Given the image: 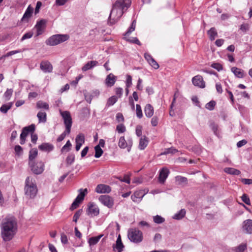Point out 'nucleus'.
<instances>
[{
	"label": "nucleus",
	"instance_id": "obj_41",
	"mask_svg": "<svg viewBox=\"0 0 252 252\" xmlns=\"http://www.w3.org/2000/svg\"><path fill=\"white\" fill-rule=\"evenodd\" d=\"M153 220L156 223L160 224L165 221V219L160 216L157 215L153 217Z\"/></svg>",
	"mask_w": 252,
	"mask_h": 252
},
{
	"label": "nucleus",
	"instance_id": "obj_33",
	"mask_svg": "<svg viewBox=\"0 0 252 252\" xmlns=\"http://www.w3.org/2000/svg\"><path fill=\"white\" fill-rule=\"evenodd\" d=\"M102 235H100L96 237H91L88 241V243L90 246L94 245L96 244L98 242L100 238L102 237Z\"/></svg>",
	"mask_w": 252,
	"mask_h": 252
},
{
	"label": "nucleus",
	"instance_id": "obj_1",
	"mask_svg": "<svg viewBox=\"0 0 252 252\" xmlns=\"http://www.w3.org/2000/svg\"><path fill=\"white\" fill-rule=\"evenodd\" d=\"M17 230V223L14 217H6L2 220L1 225V233L4 241L11 240Z\"/></svg>",
	"mask_w": 252,
	"mask_h": 252
},
{
	"label": "nucleus",
	"instance_id": "obj_36",
	"mask_svg": "<svg viewBox=\"0 0 252 252\" xmlns=\"http://www.w3.org/2000/svg\"><path fill=\"white\" fill-rule=\"evenodd\" d=\"M36 107L38 109L43 108L46 110H48L49 109L48 104L41 100L38 101L36 102Z\"/></svg>",
	"mask_w": 252,
	"mask_h": 252
},
{
	"label": "nucleus",
	"instance_id": "obj_5",
	"mask_svg": "<svg viewBox=\"0 0 252 252\" xmlns=\"http://www.w3.org/2000/svg\"><path fill=\"white\" fill-rule=\"evenodd\" d=\"M127 236L129 240L134 243H139L143 240V234L136 228H130L128 231Z\"/></svg>",
	"mask_w": 252,
	"mask_h": 252
},
{
	"label": "nucleus",
	"instance_id": "obj_24",
	"mask_svg": "<svg viewBox=\"0 0 252 252\" xmlns=\"http://www.w3.org/2000/svg\"><path fill=\"white\" fill-rule=\"evenodd\" d=\"M38 148L43 151L50 152L53 150L54 146L48 143H44L39 145Z\"/></svg>",
	"mask_w": 252,
	"mask_h": 252
},
{
	"label": "nucleus",
	"instance_id": "obj_12",
	"mask_svg": "<svg viewBox=\"0 0 252 252\" xmlns=\"http://www.w3.org/2000/svg\"><path fill=\"white\" fill-rule=\"evenodd\" d=\"M32 171L35 174H41L44 171V164L42 161L30 162Z\"/></svg>",
	"mask_w": 252,
	"mask_h": 252
},
{
	"label": "nucleus",
	"instance_id": "obj_52",
	"mask_svg": "<svg viewBox=\"0 0 252 252\" xmlns=\"http://www.w3.org/2000/svg\"><path fill=\"white\" fill-rule=\"evenodd\" d=\"M21 52V50H20L11 51H10V52L7 53L5 55L2 56V58L8 57L9 56H12L15 54L20 53Z\"/></svg>",
	"mask_w": 252,
	"mask_h": 252
},
{
	"label": "nucleus",
	"instance_id": "obj_32",
	"mask_svg": "<svg viewBox=\"0 0 252 252\" xmlns=\"http://www.w3.org/2000/svg\"><path fill=\"white\" fill-rule=\"evenodd\" d=\"M12 105V102H9L8 103L3 104L0 108V111L2 113H6L7 111L11 109Z\"/></svg>",
	"mask_w": 252,
	"mask_h": 252
},
{
	"label": "nucleus",
	"instance_id": "obj_53",
	"mask_svg": "<svg viewBox=\"0 0 252 252\" xmlns=\"http://www.w3.org/2000/svg\"><path fill=\"white\" fill-rule=\"evenodd\" d=\"M242 201L247 205H250V200L246 194H244L241 197Z\"/></svg>",
	"mask_w": 252,
	"mask_h": 252
},
{
	"label": "nucleus",
	"instance_id": "obj_62",
	"mask_svg": "<svg viewBox=\"0 0 252 252\" xmlns=\"http://www.w3.org/2000/svg\"><path fill=\"white\" fill-rule=\"evenodd\" d=\"M116 120L119 122H123L124 120V118L123 114L121 113H117L116 115Z\"/></svg>",
	"mask_w": 252,
	"mask_h": 252
},
{
	"label": "nucleus",
	"instance_id": "obj_3",
	"mask_svg": "<svg viewBox=\"0 0 252 252\" xmlns=\"http://www.w3.org/2000/svg\"><path fill=\"white\" fill-rule=\"evenodd\" d=\"M25 195L27 198H34L38 191L35 180L31 177H28L25 180L24 187Z\"/></svg>",
	"mask_w": 252,
	"mask_h": 252
},
{
	"label": "nucleus",
	"instance_id": "obj_60",
	"mask_svg": "<svg viewBox=\"0 0 252 252\" xmlns=\"http://www.w3.org/2000/svg\"><path fill=\"white\" fill-rule=\"evenodd\" d=\"M66 134H68L66 131V130L62 133L57 138V141L61 142L63 141L65 137L66 136Z\"/></svg>",
	"mask_w": 252,
	"mask_h": 252
},
{
	"label": "nucleus",
	"instance_id": "obj_35",
	"mask_svg": "<svg viewBox=\"0 0 252 252\" xmlns=\"http://www.w3.org/2000/svg\"><path fill=\"white\" fill-rule=\"evenodd\" d=\"M37 117L39 123H45L47 120V115L45 112L40 111L37 113Z\"/></svg>",
	"mask_w": 252,
	"mask_h": 252
},
{
	"label": "nucleus",
	"instance_id": "obj_64",
	"mask_svg": "<svg viewBox=\"0 0 252 252\" xmlns=\"http://www.w3.org/2000/svg\"><path fill=\"white\" fill-rule=\"evenodd\" d=\"M241 181L245 185L252 184V179L242 178L241 179Z\"/></svg>",
	"mask_w": 252,
	"mask_h": 252
},
{
	"label": "nucleus",
	"instance_id": "obj_11",
	"mask_svg": "<svg viewBox=\"0 0 252 252\" xmlns=\"http://www.w3.org/2000/svg\"><path fill=\"white\" fill-rule=\"evenodd\" d=\"M35 130V125L32 124L28 126L24 127L23 129L22 133L20 134V144L23 145L25 143L26 138L29 133H33Z\"/></svg>",
	"mask_w": 252,
	"mask_h": 252
},
{
	"label": "nucleus",
	"instance_id": "obj_42",
	"mask_svg": "<svg viewBox=\"0 0 252 252\" xmlns=\"http://www.w3.org/2000/svg\"><path fill=\"white\" fill-rule=\"evenodd\" d=\"M72 144L69 140H68L66 144L62 147L61 149V152L62 153L64 152V151L68 152L70 149V147H71Z\"/></svg>",
	"mask_w": 252,
	"mask_h": 252
},
{
	"label": "nucleus",
	"instance_id": "obj_28",
	"mask_svg": "<svg viewBox=\"0 0 252 252\" xmlns=\"http://www.w3.org/2000/svg\"><path fill=\"white\" fill-rule=\"evenodd\" d=\"M37 154H38L37 150L35 148L32 149L30 151L29 157V164H30V162H34V159L37 157Z\"/></svg>",
	"mask_w": 252,
	"mask_h": 252
},
{
	"label": "nucleus",
	"instance_id": "obj_45",
	"mask_svg": "<svg viewBox=\"0 0 252 252\" xmlns=\"http://www.w3.org/2000/svg\"><path fill=\"white\" fill-rule=\"evenodd\" d=\"M216 105V102L214 100L210 101L205 105V108L209 110H213Z\"/></svg>",
	"mask_w": 252,
	"mask_h": 252
},
{
	"label": "nucleus",
	"instance_id": "obj_30",
	"mask_svg": "<svg viewBox=\"0 0 252 252\" xmlns=\"http://www.w3.org/2000/svg\"><path fill=\"white\" fill-rule=\"evenodd\" d=\"M224 171L225 173L231 174V175H239L241 173L240 171L231 167H226L224 169Z\"/></svg>",
	"mask_w": 252,
	"mask_h": 252
},
{
	"label": "nucleus",
	"instance_id": "obj_40",
	"mask_svg": "<svg viewBox=\"0 0 252 252\" xmlns=\"http://www.w3.org/2000/svg\"><path fill=\"white\" fill-rule=\"evenodd\" d=\"M75 142L83 144L85 142L84 135L82 133H80L77 135L75 138Z\"/></svg>",
	"mask_w": 252,
	"mask_h": 252
},
{
	"label": "nucleus",
	"instance_id": "obj_61",
	"mask_svg": "<svg viewBox=\"0 0 252 252\" xmlns=\"http://www.w3.org/2000/svg\"><path fill=\"white\" fill-rule=\"evenodd\" d=\"M151 124L153 126H156L158 124V118L156 116H154L151 120Z\"/></svg>",
	"mask_w": 252,
	"mask_h": 252
},
{
	"label": "nucleus",
	"instance_id": "obj_14",
	"mask_svg": "<svg viewBox=\"0 0 252 252\" xmlns=\"http://www.w3.org/2000/svg\"><path fill=\"white\" fill-rule=\"evenodd\" d=\"M95 191L98 193H108L111 191V189L108 185L99 184L96 186Z\"/></svg>",
	"mask_w": 252,
	"mask_h": 252
},
{
	"label": "nucleus",
	"instance_id": "obj_16",
	"mask_svg": "<svg viewBox=\"0 0 252 252\" xmlns=\"http://www.w3.org/2000/svg\"><path fill=\"white\" fill-rule=\"evenodd\" d=\"M145 193H144L143 190H140L135 191L134 194L131 195V198L133 202L139 203L141 201Z\"/></svg>",
	"mask_w": 252,
	"mask_h": 252
},
{
	"label": "nucleus",
	"instance_id": "obj_22",
	"mask_svg": "<svg viewBox=\"0 0 252 252\" xmlns=\"http://www.w3.org/2000/svg\"><path fill=\"white\" fill-rule=\"evenodd\" d=\"M116 80V76L112 73H110L107 76L105 79L106 85L107 87H112L114 85Z\"/></svg>",
	"mask_w": 252,
	"mask_h": 252
},
{
	"label": "nucleus",
	"instance_id": "obj_46",
	"mask_svg": "<svg viewBox=\"0 0 252 252\" xmlns=\"http://www.w3.org/2000/svg\"><path fill=\"white\" fill-rule=\"evenodd\" d=\"M13 90L12 89H8L4 94V96L6 100H9L13 94Z\"/></svg>",
	"mask_w": 252,
	"mask_h": 252
},
{
	"label": "nucleus",
	"instance_id": "obj_50",
	"mask_svg": "<svg viewBox=\"0 0 252 252\" xmlns=\"http://www.w3.org/2000/svg\"><path fill=\"white\" fill-rule=\"evenodd\" d=\"M82 213V210H78L73 216V221L76 222L77 221L78 219L81 216Z\"/></svg>",
	"mask_w": 252,
	"mask_h": 252
},
{
	"label": "nucleus",
	"instance_id": "obj_31",
	"mask_svg": "<svg viewBox=\"0 0 252 252\" xmlns=\"http://www.w3.org/2000/svg\"><path fill=\"white\" fill-rule=\"evenodd\" d=\"M186 213V212L184 209H181L174 215L173 218L177 220H181L185 216Z\"/></svg>",
	"mask_w": 252,
	"mask_h": 252
},
{
	"label": "nucleus",
	"instance_id": "obj_43",
	"mask_svg": "<svg viewBox=\"0 0 252 252\" xmlns=\"http://www.w3.org/2000/svg\"><path fill=\"white\" fill-rule=\"evenodd\" d=\"M117 97L115 96L110 97L107 101V104L108 106L113 105L117 101Z\"/></svg>",
	"mask_w": 252,
	"mask_h": 252
},
{
	"label": "nucleus",
	"instance_id": "obj_10",
	"mask_svg": "<svg viewBox=\"0 0 252 252\" xmlns=\"http://www.w3.org/2000/svg\"><path fill=\"white\" fill-rule=\"evenodd\" d=\"M98 200L104 206L107 207L108 208L113 207L114 204V199L108 195H101L98 198Z\"/></svg>",
	"mask_w": 252,
	"mask_h": 252
},
{
	"label": "nucleus",
	"instance_id": "obj_20",
	"mask_svg": "<svg viewBox=\"0 0 252 252\" xmlns=\"http://www.w3.org/2000/svg\"><path fill=\"white\" fill-rule=\"evenodd\" d=\"M243 229L247 233H252V220H247L243 222Z\"/></svg>",
	"mask_w": 252,
	"mask_h": 252
},
{
	"label": "nucleus",
	"instance_id": "obj_54",
	"mask_svg": "<svg viewBox=\"0 0 252 252\" xmlns=\"http://www.w3.org/2000/svg\"><path fill=\"white\" fill-rule=\"evenodd\" d=\"M246 249V245L245 244H241L236 248V252H244Z\"/></svg>",
	"mask_w": 252,
	"mask_h": 252
},
{
	"label": "nucleus",
	"instance_id": "obj_57",
	"mask_svg": "<svg viewBox=\"0 0 252 252\" xmlns=\"http://www.w3.org/2000/svg\"><path fill=\"white\" fill-rule=\"evenodd\" d=\"M132 85V77L129 75H127L126 80V86L127 88H129Z\"/></svg>",
	"mask_w": 252,
	"mask_h": 252
},
{
	"label": "nucleus",
	"instance_id": "obj_29",
	"mask_svg": "<svg viewBox=\"0 0 252 252\" xmlns=\"http://www.w3.org/2000/svg\"><path fill=\"white\" fill-rule=\"evenodd\" d=\"M148 143V140L146 136L141 137L140 139L139 148L142 150H144L147 146Z\"/></svg>",
	"mask_w": 252,
	"mask_h": 252
},
{
	"label": "nucleus",
	"instance_id": "obj_56",
	"mask_svg": "<svg viewBox=\"0 0 252 252\" xmlns=\"http://www.w3.org/2000/svg\"><path fill=\"white\" fill-rule=\"evenodd\" d=\"M142 134V127L141 126H137L136 127V134L137 136L140 137Z\"/></svg>",
	"mask_w": 252,
	"mask_h": 252
},
{
	"label": "nucleus",
	"instance_id": "obj_13",
	"mask_svg": "<svg viewBox=\"0 0 252 252\" xmlns=\"http://www.w3.org/2000/svg\"><path fill=\"white\" fill-rule=\"evenodd\" d=\"M46 20L41 19L37 22L34 28L36 30V36H39L42 34L44 32L46 27Z\"/></svg>",
	"mask_w": 252,
	"mask_h": 252
},
{
	"label": "nucleus",
	"instance_id": "obj_19",
	"mask_svg": "<svg viewBox=\"0 0 252 252\" xmlns=\"http://www.w3.org/2000/svg\"><path fill=\"white\" fill-rule=\"evenodd\" d=\"M169 173V170L166 168H162L159 172V181L160 183L163 184L165 182L166 179L167 178Z\"/></svg>",
	"mask_w": 252,
	"mask_h": 252
},
{
	"label": "nucleus",
	"instance_id": "obj_8",
	"mask_svg": "<svg viewBox=\"0 0 252 252\" xmlns=\"http://www.w3.org/2000/svg\"><path fill=\"white\" fill-rule=\"evenodd\" d=\"M133 144V141L131 137H128L126 140L124 136L120 137L118 146L121 149H125L127 148V151L130 152Z\"/></svg>",
	"mask_w": 252,
	"mask_h": 252
},
{
	"label": "nucleus",
	"instance_id": "obj_58",
	"mask_svg": "<svg viewBox=\"0 0 252 252\" xmlns=\"http://www.w3.org/2000/svg\"><path fill=\"white\" fill-rule=\"evenodd\" d=\"M61 242L63 244H66L68 243V238L66 235L62 234L61 235Z\"/></svg>",
	"mask_w": 252,
	"mask_h": 252
},
{
	"label": "nucleus",
	"instance_id": "obj_38",
	"mask_svg": "<svg viewBox=\"0 0 252 252\" xmlns=\"http://www.w3.org/2000/svg\"><path fill=\"white\" fill-rule=\"evenodd\" d=\"M178 150L173 147L165 149L163 152L160 154L161 155H167L169 154H175L177 152Z\"/></svg>",
	"mask_w": 252,
	"mask_h": 252
},
{
	"label": "nucleus",
	"instance_id": "obj_9",
	"mask_svg": "<svg viewBox=\"0 0 252 252\" xmlns=\"http://www.w3.org/2000/svg\"><path fill=\"white\" fill-rule=\"evenodd\" d=\"M136 26V21L133 20L132 22L130 27L128 29L127 31L125 34V38L126 39V40L129 41V42L135 43L137 45H140L141 43L139 40L138 39L137 37H129L127 38V36H128L133 31L135 30Z\"/></svg>",
	"mask_w": 252,
	"mask_h": 252
},
{
	"label": "nucleus",
	"instance_id": "obj_2",
	"mask_svg": "<svg viewBox=\"0 0 252 252\" xmlns=\"http://www.w3.org/2000/svg\"><path fill=\"white\" fill-rule=\"evenodd\" d=\"M129 0H117L113 5L109 17V23L110 25L115 24L122 17L123 13L129 6Z\"/></svg>",
	"mask_w": 252,
	"mask_h": 252
},
{
	"label": "nucleus",
	"instance_id": "obj_37",
	"mask_svg": "<svg viewBox=\"0 0 252 252\" xmlns=\"http://www.w3.org/2000/svg\"><path fill=\"white\" fill-rule=\"evenodd\" d=\"M94 150H95V154H94L95 158H99V157H100L102 156V155L103 153V150L100 147V145H96V146H95Z\"/></svg>",
	"mask_w": 252,
	"mask_h": 252
},
{
	"label": "nucleus",
	"instance_id": "obj_39",
	"mask_svg": "<svg viewBox=\"0 0 252 252\" xmlns=\"http://www.w3.org/2000/svg\"><path fill=\"white\" fill-rule=\"evenodd\" d=\"M75 160V156L73 154H69L66 158V162L68 165L72 164Z\"/></svg>",
	"mask_w": 252,
	"mask_h": 252
},
{
	"label": "nucleus",
	"instance_id": "obj_49",
	"mask_svg": "<svg viewBox=\"0 0 252 252\" xmlns=\"http://www.w3.org/2000/svg\"><path fill=\"white\" fill-rule=\"evenodd\" d=\"M211 67L216 69L218 71H220L223 69L222 65L220 63H213L211 64Z\"/></svg>",
	"mask_w": 252,
	"mask_h": 252
},
{
	"label": "nucleus",
	"instance_id": "obj_7",
	"mask_svg": "<svg viewBox=\"0 0 252 252\" xmlns=\"http://www.w3.org/2000/svg\"><path fill=\"white\" fill-rule=\"evenodd\" d=\"M78 191L79 192V194L75 199L70 207V209L71 210H73L78 207L79 204L84 200L85 196L88 192V190L87 189H81L78 190Z\"/></svg>",
	"mask_w": 252,
	"mask_h": 252
},
{
	"label": "nucleus",
	"instance_id": "obj_44",
	"mask_svg": "<svg viewBox=\"0 0 252 252\" xmlns=\"http://www.w3.org/2000/svg\"><path fill=\"white\" fill-rule=\"evenodd\" d=\"M176 181L179 184L186 183L187 182V178L181 176H177L175 177Z\"/></svg>",
	"mask_w": 252,
	"mask_h": 252
},
{
	"label": "nucleus",
	"instance_id": "obj_34",
	"mask_svg": "<svg viewBox=\"0 0 252 252\" xmlns=\"http://www.w3.org/2000/svg\"><path fill=\"white\" fill-rule=\"evenodd\" d=\"M208 34L211 40H214L215 37L218 35L217 31L215 28H211L210 30L208 31Z\"/></svg>",
	"mask_w": 252,
	"mask_h": 252
},
{
	"label": "nucleus",
	"instance_id": "obj_25",
	"mask_svg": "<svg viewBox=\"0 0 252 252\" xmlns=\"http://www.w3.org/2000/svg\"><path fill=\"white\" fill-rule=\"evenodd\" d=\"M154 108L151 104H147L146 105L144 112L146 117L148 118L152 117L154 114Z\"/></svg>",
	"mask_w": 252,
	"mask_h": 252
},
{
	"label": "nucleus",
	"instance_id": "obj_51",
	"mask_svg": "<svg viewBox=\"0 0 252 252\" xmlns=\"http://www.w3.org/2000/svg\"><path fill=\"white\" fill-rule=\"evenodd\" d=\"M33 35L32 32H28L23 35L21 39V41H23L27 39L31 38Z\"/></svg>",
	"mask_w": 252,
	"mask_h": 252
},
{
	"label": "nucleus",
	"instance_id": "obj_27",
	"mask_svg": "<svg viewBox=\"0 0 252 252\" xmlns=\"http://www.w3.org/2000/svg\"><path fill=\"white\" fill-rule=\"evenodd\" d=\"M33 12V8L29 6L26 9L22 20L23 21H28V19L32 16Z\"/></svg>",
	"mask_w": 252,
	"mask_h": 252
},
{
	"label": "nucleus",
	"instance_id": "obj_15",
	"mask_svg": "<svg viewBox=\"0 0 252 252\" xmlns=\"http://www.w3.org/2000/svg\"><path fill=\"white\" fill-rule=\"evenodd\" d=\"M40 69L45 73H50L52 71L53 66L48 61H42L40 64Z\"/></svg>",
	"mask_w": 252,
	"mask_h": 252
},
{
	"label": "nucleus",
	"instance_id": "obj_4",
	"mask_svg": "<svg viewBox=\"0 0 252 252\" xmlns=\"http://www.w3.org/2000/svg\"><path fill=\"white\" fill-rule=\"evenodd\" d=\"M69 36L67 34H57L50 37L46 41L48 45L55 46L67 40Z\"/></svg>",
	"mask_w": 252,
	"mask_h": 252
},
{
	"label": "nucleus",
	"instance_id": "obj_21",
	"mask_svg": "<svg viewBox=\"0 0 252 252\" xmlns=\"http://www.w3.org/2000/svg\"><path fill=\"white\" fill-rule=\"evenodd\" d=\"M99 209L93 203H90L88 207V214L91 216H96L99 214Z\"/></svg>",
	"mask_w": 252,
	"mask_h": 252
},
{
	"label": "nucleus",
	"instance_id": "obj_63",
	"mask_svg": "<svg viewBox=\"0 0 252 252\" xmlns=\"http://www.w3.org/2000/svg\"><path fill=\"white\" fill-rule=\"evenodd\" d=\"M249 29V26L247 24H243L240 26V30L243 32H246Z\"/></svg>",
	"mask_w": 252,
	"mask_h": 252
},
{
	"label": "nucleus",
	"instance_id": "obj_59",
	"mask_svg": "<svg viewBox=\"0 0 252 252\" xmlns=\"http://www.w3.org/2000/svg\"><path fill=\"white\" fill-rule=\"evenodd\" d=\"M149 64L155 69H158L159 67L158 64L154 59H153Z\"/></svg>",
	"mask_w": 252,
	"mask_h": 252
},
{
	"label": "nucleus",
	"instance_id": "obj_47",
	"mask_svg": "<svg viewBox=\"0 0 252 252\" xmlns=\"http://www.w3.org/2000/svg\"><path fill=\"white\" fill-rule=\"evenodd\" d=\"M136 116L137 117L140 119L143 117V113L141 110V106L139 104H136Z\"/></svg>",
	"mask_w": 252,
	"mask_h": 252
},
{
	"label": "nucleus",
	"instance_id": "obj_26",
	"mask_svg": "<svg viewBox=\"0 0 252 252\" xmlns=\"http://www.w3.org/2000/svg\"><path fill=\"white\" fill-rule=\"evenodd\" d=\"M231 70L237 77L239 78L244 77V71L242 69L238 68L236 67H233L231 68Z\"/></svg>",
	"mask_w": 252,
	"mask_h": 252
},
{
	"label": "nucleus",
	"instance_id": "obj_18",
	"mask_svg": "<svg viewBox=\"0 0 252 252\" xmlns=\"http://www.w3.org/2000/svg\"><path fill=\"white\" fill-rule=\"evenodd\" d=\"M124 248V245H123L120 235H119L117 239L116 244L113 246V249L114 251H117V252H122Z\"/></svg>",
	"mask_w": 252,
	"mask_h": 252
},
{
	"label": "nucleus",
	"instance_id": "obj_23",
	"mask_svg": "<svg viewBox=\"0 0 252 252\" xmlns=\"http://www.w3.org/2000/svg\"><path fill=\"white\" fill-rule=\"evenodd\" d=\"M98 62L96 61H89L82 67V70L83 71H86L96 66L98 64Z\"/></svg>",
	"mask_w": 252,
	"mask_h": 252
},
{
	"label": "nucleus",
	"instance_id": "obj_55",
	"mask_svg": "<svg viewBox=\"0 0 252 252\" xmlns=\"http://www.w3.org/2000/svg\"><path fill=\"white\" fill-rule=\"evenodd\" d=\"M14 150L16 154L19 156L21 155L23 152L22 148L19 145L16 146L15 147Z\"/></svg>",
	"mask_w": 252,
	"mask_h": 252
},
{
	"label": "nucleus",
	"instance_id": "obj_6",
	"mask_svg": "<svg viewBox=\"0 0 252 252\" xmlns=\"http://www.w3.org/2000/svg\"><path fill=\"white\" fill-rule=\"evenodd\" d=\"M60 112L63 120L64 124L65 126L66 131L67 134H69L72 124V120L70 113L69 111H62L61 110H60Z\"/></svg>",
	"mask_w": 252,
	"mask_h": 252
},
{
	"label": "nucleus",
	"instance_id": "obj_48",
	"mask_svg": "<svg viewBox=\"0 0 252 252\" xmlns=\"http://www.w3.org/2000/svg\"><path fill=\"white\" fill-rule=\"evenodd\" d=\"M126 127L123 124L118 125L116 127V130L118 133H123L126 131Z\"/></svg>",
	"mask_w": 252,
	"mask_h": 252
},
{
	"label": "nucleus",
	"instance_id": "obj_17",
	"mask_svg": "<svg viewBox=\"0 0 252 252\" xmlns=\"http://www.w3.org/2000/svg\"><path fill=\"white\" fill-rule=\"evenodd\" d=\"M192 82L194 86L203 88L205 87V82L203 81L202 76L196 75L192 78Z\"/></svg>",
	"mask_w": 252,
	"mask_h": 252
}]
</instances>
